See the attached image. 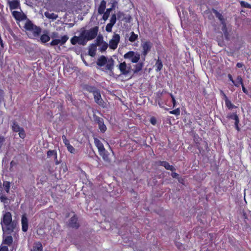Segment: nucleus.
Segmentation results:
<instances>
[{"label":"nucleus","instance_id":"f257e3e1","mask_svg":"<svg viewBox=\"0 0 251 251\" xmlns=\"http://www.w3.org/2000/svg\"><path fill=\"white\" fill-rule=\"evenodd\" d=\"M140 56L138 52H135L133 51H129L124 55L125 59H129L132 63H136L134 66V68L132 70L134 74H137L141 71L144 66V61L143 59L142 61H139Z\"/></svg>","mask_w":251,"mask_h":251},{"label":"nucleus","instance_id":"f03ea898","mask_svg":"<svg viewBox=\"0 0 251 251\" xmlns=\"http://www.w3.org/2000/svg\"><path fill=\"white\" fill-rule=\"evenodd\" d=\"M24 30L30 38L34 39L39 36L41 28L33 24L31 21L27 19L23 26Z\"/></svg>","mask_w":251,"mask_h":251},{"label":"nucleus","instance_id":"7ed1b4c3","mask_svg":"<svg viewBox=\"0 0 251 251\" xmlns=\"http://www.w3.org/2000/svg\"><path fill=\"white\" fill-rule=\"evenodd\" d=\"M98 31L99 27L98 26H94L89 30H82L80 34L82 39H84L83 41L85 43V45L86 44L88 41L95 39L98 35Z\"/></svg>","mask_w":251,"mask_h":251},{"label":"nucleus","instance_id":"20e7f679","mask_svg":"<svg viewBox=\"0 0 251 251\" xmlns=\"http://www.w3.org/2000/svg\"><path fill=\"white\" fill-rule=\"evenodd\" d=\"M167 93L168 94V93L166 91L163 90L162 92L158 91L156 94L155 101L158 102V104L161 107H163L165 105H168L167 102L169 98L165 97H163V98H161L164 94Z\"/></svg>","mask_w":251,"mask_h":251},{"label":"nucleus","instance_id":"39448f33","mask_svg":"<svg viewBox=\"0 0 251 251\" xmlns=\"http://www.w3.org/2000/svg\"><path fill=\"white\" fill-rule=\"evenodd\" d=\"M141 47L142 48L141 53L142 58L143 61H145L147 55L151 50L152 44L150 41H146L142 44Z\"/></svg>","mask_w":251,"mask_h":251},{"label":"nucleus","instance_id":"423d86ee","mask_svg":"<svg viewBox=\"0 0 251 251\" xmlns=\"http://www.w3.org/2000/svg\"><path fill=\"white\" fill-rule=\"evenodd\" d=\"M118 68L119 69L121 74L125 75H127L131 71V67L130 64H128V66H127L126 62L120 63L119 64Z\"/></svg>","mask_w":251,"mask_h":251},{"label":"nucleus","instance_id":"0eeeda50","mask_svg":"<svg viewBox=\"0 0 251 251\" xmlns=\"http://www.w3.org/2000/svg\"><path fill=\"white\" fill-rule=\"evenodd\" d=\"M212 12L215 14L216 18H217L220 21L221 24L223 25L222 30L223 31H226V19L221 13L219 12L217 10L214 8H212Z\"/></svg>","mask_w":251,"mask_h":251},{"label":"nucleus","instance_id":"6e6552de","mask_svg":"<svg viewBox=\"0 0 251 251\" xmlns=\"http://www.w3.org/2000/svg\"><path fill=\"white\" fill-rule=\"evenodd\" d=\"M120 36L118 34L115 33L112 39L109 41V45L111 49L115 50L118 47V45L120 42Z\"/></svg>","mask_w":251,"mask_h":251},{"label":"nucleus","instance_id":"1a4fd4ad","mask_svg":"<svg viewBox=\"0 0 251 251\" xmlns=\"http://www.w3.org/2000/svg\"><path fill=\"white\" fill-rule=\"evenodd\" d=\"M69 37L67 35L62 36L60 39H52V41L50 43V46H56L58 44L61 45H64L68 40Z\"/></svg>","mask_w":251,"mask_h":251},{"label":"nucleus","instance_id":"9d476101","mask_svg":"<svg viewBox=\"0 0 251 251\" xmlns=\"http://www.w3.org/2000/svg\"><path fill=\"white\" fill-rule=\"evenodd\" d=\"M227 118L228 119H231L235 120V129L238 131H240V128L239 127V124L240 123L239 117L237 113H229L227 115Z\"/></svg>","mask_w":251,"mask_h":251},{"label":"nucleus","instance_id":"9b49d317","mask_svg":"<svg viewBox=\"0 0 251 251\" xmlns=\"http://www.w3.org/2000/svg\"><path fill=\"white\" fill-rule=\"evenodd\" d=\"M84 39H82V36L80 33L79 36H74L71 39V43L72 45H75L78 43L80 45L84 46L85 43L83 41Z\"/></svg>","mask_w":251,"mask_h":251},{"label":"nucleus","instance_id":"f8f14e48","mask_svg":"<svg viewBox=\"0 0 251 251\" xmlns=\"http://www.w3.org/2000/svg\"><path fill=\"white\" fill-rule=\"evenodd\" d=\"M2 222L5 226L10 225L12 222V215L10 212H7L3 215Z\"/></svg>","mask_w":251,"mask_h":251},{"label":"nucleus","instance_id":"ddd939ff","mask_svg":"<svg viewBox=\"0 0 251 251\" xmlns=\"http://www.w3.org/2000/svg\"><path fill=\"white\" fill-rule=\"evenodd\" d=\"M69 226L76 229L79 227V225L78 223V219L75 215L72 217L69 220Z\"/></svg>","mask_w":251,"mask_h":251},{"label":"nucleus","instance_id":"4468645a","mask_svg":"<svg viewBox=\"0 0 251 251\" xmlns=\"http://www.w3.org/2000/svg\"><path fill=\"white\" fill-rule=\"evenodd\" d=\"M157 164L158 165L163 166L167 170H170L172 172L176 171L175 168L166 161H159Z\"/></svg>","mask_w":251,"mask_h":251},{"label":"nucleus","instance_id":"2eb2a0df","mask_svg":"<svg viewBox=\"0 0 251 251\" xmlns=\"http://www.w3.org/2000/svg\"><path fill=\"white\" fill-rule=\"evenodd\" d=\"M12 14L16 21H21L27 18L25 15L19 11H14L12 12Z\"/></svg>","mask_w":251,"mask_h":251},{"label":"nucleus","instance_id":"dca6fc26","mask_svg":"<svg viewBox=\"0 0 251 251\" xmlns=\"http://www.w3.org/2000/svg\"><path fill=\"white\" fill-rule=\"evenodd\" d=\"M21 222L22 230L24 232L27 231L28 227V219L25 214H24L22 215Z\"/></svg>","mask_w":251,"mask_h":251},{"label":"nucleus","instance_id":"f3484780","mask_svg":"<svg viewBox=\"0 0 251 251\" xmlns=\"http://www.w3.org/2000/svg\"><path fill=\"white\" fill-rule=\"evenodd\" d=\"M95 102L100 105H102L104 101L102 99L100 92L98 90L95 93L93 94Z\"/></svg>","mask_w":251,"mask_h":251},{"label":"nucleus","instance_id":"a211bd4d","mask_svg":"<svg viewBox=\"0 0 251 251\" xmlns=\"http://www.w3.org/2000/svg\"><path fill=\"white\" fill-rule=\"evenodd\" d=\"M10 10L18 9L20 6V3L19 0H12L8 2Z\"/></svg>","mask_w":251,"mask_h":251},{"label":"nucleus","instance_id":"6ab92c4d","mask_svg":"<svg viewBox=\"0 0 251 251\" xmlns=\"http://www.w3.org/2000/svg\"><path fill=\"white\" fill-rule=\"evenodd\" d=\"M30 251H43L42 243L39 241L35 242Z\"/></svg>","mask_w":251,"mask_h":251},{"label":"nucleus","instance_id":"aec40b11","mask_svg":"<svg viewBox=\"0 0 251 251\" xmlns=\"http://www.w3.org/2000/svg\"><path fill=\"white\" fill-rule=\"evenodd\" d=\"M100 155L102 156V159L106 162H109L110 161L109 158V153L105 150L104 149V151H100L99 152Z\"/></svg>","mask_w":251,"mask_h":251},{"label":"nucleus","instance_id":"412c9836","mask_svg":"<svg viewBox=\"0 0 251 251\" xmlns=\"http://www.w3.org/2000/svg\"><path fill=\"white\" fill-rule=\"evenodd\" d=\"M106 2L104 0L101 1L98 9V12L99 14L101 15L104 13L106 8Z\"/></svg>","mask_w":251,"mask_h":251},{"label":"nucleus","instance_id":"4be33fe9","mask_svg":"<svg viewBox=\"0 0 251 251\" xmlns=\"http://www.w3.org/2000/svg\"><path fill=\"white\" fill-rule=\"evenodd\" d=\"M107 58L105 56L102 55L97 60V64L100 67L103 66L107 63Z\"/></svg>","mask_w":251,"mask_h":251},{"label":"nucleus","instance_id":"5701e85b","mask_svg":"<svg viewBox=\"0 0 251 251\" xmlns=\"http://www.w3.org/2000/svg\"><path fill=\"white\" fill-rule=\"evenodd\" d=\"M94 143L96 146L97 147L98 149L99 152L100 151H104V149H105L103 144L100 142V140L97 138L94 139Z\"/></svg>","mask_w":251,"mask_h":251},{"label":"nucleus","instance_id":"b1692460","mask_svg":"<svg viewBox=\"0 0 251 251\" xmlns=\"http://www.w3.org/2000/svg\"><path fill=\"white\" fill-rule=\"evenodd\" d=\"M154 67H155V71L157 72L160 71L163 68V63L159 57H158V59H157Z\"/></svg>","mask_w":251,"mask_h":251},{"label":"nucleus","instance_id":"393cba45","mask_svg":"<svg viewBox=\"0 0 251 251\" xmlns=\"http://www.w3.org/2000/svg\"><path fill=\"white\" fill-rule=\"evenodd\" d=\"M84 89L93 94L95 93L98 90L96 87L87 84L84 86Z\"/></svg>","mask_w":251,"mask_h":251},{"label":"nucleus","instance_id":"a878e982","mask_svg":"<svg viewBox=\"0 0 251 251\" xmlns=\"http://www.w3.org/2000/svg\"><path fill=\"white\" fill-rule=\"evenodd\" d=\"M11 127H12V130L15 132H18L20 130V129H21L22 128L15 121H14L12 122V125L11 126Z\"/></svg>","mask_w":251,"mask_h":251},{"label":"nucleus","instance_id":"bb28decb","mask_svg":"<svg viewBox=\"0 0 251 251\" xmlns=\"http://www.w3.org/2000/svg\"><path fill=\"white\" fill-rule=\"evenodd\" d=\"M138 39V34H135L133 31L130 33V36L128 37V40L129 42L133 43L136 41Z\"/></svg>","mask_w":251,"mask_h":251},{"label":"nucleus","instance_id":"cd10ccee","mask_svg":"<svg viewBox=\"0 0 251 251\" xmlns=\"http://www.w3.org/2000/svg\"><path fill=\"white\" fill-rule=\"evenodd\" d=\"M44 15L46 17L49 19L56 20L58 17V16L56 14L53 13H50L48 11L45 12Z\"/></svg>","mask_w":251,"mask_h":251},{"label":"nucleus","instance_id":"c85d7f7f","mask_svg":"<svg viewBox=\"0 0 251 251\" xmlns=\"http://www.w3.org/2000/svg\"><path fill=\"white\" fill-rule=\"evenodd\" d=\"M50 37L47 34H43L40 37V40L42 43H46L50 40Z\"/></svg>","mask_w":251,"mask_h":251},{"label":"nucleus","instance_id":"c756f323","mask_svg":"<svg viewBox=\"0 0 251 251\" xmlns=\"http://www.w3.org/2000/svg\"><path fill=\"white\" fill-rule=\"evenodd\" d=\"M237 80H239V83L241 84V85L242 86V90H243V92L244 93H245L246 94H248V91L247 90V89L245 88V86L244 85L243 80L242 77L241 76H240V75L238 76H237Z\"/></svg>","mask_w":251,"mask_h":251},{"label":"nucleus","instance_id":"7c9ffc66","mask_svg":"<svg viewBox=\"0 0 251 251\" xmlns=\"http://www.w3.org/2000/svg\"><path fill=\"white\" fill-rule=\"evenodd\" d=\"M225 104H226V107L228 109H230V110L234 108L237 107L236 106H235L234 104H233L232 103L231 101L230 100H229V99L228 98H226V100L225 101Z\"/></svg>","mask_w":251,"mask_h":251},{"label":"nucleus","instance_id":"2f4dec72","mask_svg":"<svg viewBox=\"0 0 251 251\" xmlns=\"http://www.w3.org/2000/svg\"><path fill=\"white\" fill-rule=\"evenodd\" d=\"M51 156H53L54 159L57 160V154L55 150H49L47 152V157H50Z\"/></svg>","mask_w":251,"mask_h":251},{"label":"nucleus","instance_id":"473e14b6","mask_svg":"<svg viewBox=\"0 0 251 251\" xmlns=\"http://www.w3.org/2000/svg\"><path fill=\"white\" fill-rule=\"evenodd\" d=\"M3 187L5 191L8 193L9 192L10 188V183L8 181H4L3 182Z\"/></svg>","mask_w":251,"mask_h":251},{"label":"nucleus","instance_id":"72a5a7b5","mask_svg":"<svg viewBox=\"0 0 251 251\" xmlns=\"http://www.w3.org/2000/svg\"><path fill=\"white\" fill-rule=\"evenodd\" d=\"M111 11V8H107L106 9V11L104 12V13L102 14V19L103 20L106 21L108 19Z\"/></svg>","mask_w":251,"mask_h":251},{"label":"nucleus","instance_id":"f704fd0d","mask_svg":"<svg viewBox=\"0 0 251 251\" xmlns=\"http://www.w3.org/2000/svg\"><path fill=\"white\" fill-rule=\"evenodd\" d=\"M13 242V238L11 236H7L4 240V243L10 246Z\"/></svg>","mask_w":251,"mask_h":251},{"label":"nucleus","instance_id":"c9c22d12","mask_svg":"<svg viewBox=\"0 0 251 251\" xmlns=\"http://www.w3.org/2000/svg\"><path fill=\"white\" fill-rule=\"evenodd\" d=\"M99 128L102 133H104L106 131L107 128L104 124V121L102 122L101 124H99Z\"/></svg>","mask_w":251,"mask_h":251},{"label":"nucleus","instance_id":"e433bc0d","mask_svg":"<svg viewBox=\"0 0 251 251\" xmlns=\"http://www.w3.org/2000/svg\"><path fill=\"white\" fill-rule=\"evenodd\" d=\"M89 54L91 56H94L96 54V46H93L91 48H90L89 50Z\"/></svg>","mask_w":251,"mask_h":251},{"label":"nucleus","instance_id":"4c0bfd02","mask_svg":"<svg viewBox=\"0 0 251 251\" xmlns=\"http://www.w3.org/2000/svg\"><path fill=\"white\" fill-rule=\"evenodd\" d=\"M103 43V37L101 36H99L96 40V46H100Z\"/></svg>","mask_w":251,"mask_h":251},{"label":"nucleus","instance_id":"58836bf2","mask_svg":"<svg viewBox=\"0 0 251 251\" xmlns=\"http://www.w3.org/2000/svg\"><path fill=\"white\" fill-rule=\"evenodd\" d=\"M240 4H241V6L243 7L251 9V5L246 1H241Z\"/></svg>","mask_w":251,"mask_h":251},{"label":"nucleus","instance_id":"ea45409f","mask_svg":"<svg viewBox=\"0 0 251 251\" xmlns=\"http://www.w3.org/2000/svg\"><path fill=\"white\" fill-rule=\"evenodd\" d=\"M18 132H19V137L20 138H21L22 139H24L25 137V136H26L25 132V131L23 127L21 129H20V130Z\"/></svg>","mask_w":251,"mask_h":251},{"label":"nucleus","instance_id":"a19ab883","mask_svg":"<svg viewBox=\"0 0 251 251\" xmlns=\"http://www.w3.org/2000/svg\"><path fill=\"white\" fill-rule=\"evenodd\" d=\"M168 95L171 98L172 101V103H173V107H176V100L175 99V97L174 96V95L172 93H168Z\"/></svg>","mask_w":251,"mask_h":251},{"label":"nucleus","instance_id":"79ce46f5","mask_svg":"<svg viewBox=\"0 0 251 251\" xmlns=\"http://www.w3.org/2000/svg\"><path fill=\"white\" fill-rule=\"evenodd\" d=\"M108 46V45L107 43L104 42L102 44L100 48V50L101 51H104L106 50Z\"/></svg>","mask_w":251,"mask_h":251},{"label":"nucleus","instance_id":"37998d69","mask_svg":"<svg viewBox=\"0 0 251 251\" xmlns=\"http://www.w3.org/2000/svg\"><path fill=\"white\" fill-rule=\"evenodd\" d=\"M62 139L66 147L70 144L69 141L67 139V137L65 135H62Z\"/></svg>","mask_w":251,"mask_h":251},{"label":"nucleus","instance_id":"c03bdc74","mask_svg":"<svg viewBox=\"0 0 251 251\" xmlns=\"http://www.w3.org/2000/svg\"><path fill=\"white\" fill-rule=\"evenodd\" d=\"M116 22V16L115 14H113L112 15L110 20V23L111 24L114 25L115 24Z\"/></svg>","mask_w":251,"mask_h":251},{"label":"nucleus","instance_id":"a18cd8bd","mask_svg":"<svg viewBox=\"0 0 251 251\" xmlns=\"http://www.w3.org/2000/svg\"><path fill=\"white\" fill-rule=\"evenodd\" d=\"M113 25L111 24V23H108L105 27V30L107 32H110L112 31V28L113 26Z\"/></svg>","mask_w":251,"mask_h":251},{"label":"nucleus","instance_id":"49530a36","mask_svg":"<svg viewBox=\"0 0 251 251\" xmlns=\"http://www.w3.org/2000/svg\"><path fill=\"white\" fill-rule=\"evenodd\" d=\"M95 121L99 124H101L102 122H103V120L102 118L99 117L97 116H94Z\"/></svg>","mask_w":251,"mask_h":251},{"label":"nucleus","instance_id":"de8ad7c7","mask_svg":"<svg viewBox=\"0 0 251 251\" xmlns=\"http://www.w3.org/2000/svg\"><path fill=\"white\" fill-rule=\"evenodd\" d=\"M68 151L72 153H75V148L71 145H69V146H66Z\"/></svg>","mask_w":251,"mask_h":251},{"label":"nucleus","instance_id":"09e8293b","mask_svg":"<svg viewBox=\"0 0 251 251\" xmlns=\"http://www.w3.org/2000/svg\"><path fill=\"white\" fill-rule=\"evenodd\" d=\"M228 77L229 79V80L233 83V84L237 87H239V84L237 83H235V81L233 79L232 76L231 75L228 74Z\"/></svg>","mask_w":251,"mask_h":251},{"label":"nucleus","instance_id":"8fccbe9b","mask_svg":"<svg viewBox=\"0 0 251 251\" xmlns=\"http://www.w3.org/2000/svg\"><path fill=\"white\" fill-rule=\"evenodd\" d=\"M170 113L178 116L180 114V110L179 108H176L170 112Z\"/></svg>","mask_w":251,"mask_h":251},{"label":"nucleus","instance_id":"3c124183","mask_svg":"<svg viewBox=\"0 0 251 251\" xmlns=\"http://www.w3.org/2000/svg\"><path fill=\"white\" fill-rule=\"evenodd\" d=\"M113 68V61L111 63H108L106 65V69L109 71H111Z\"/></svg>","mask_w":251,"mask_h":251},{"label":"nucleus","instance_id":"603ef678","mask_svg":"<svg viewBox=\"0 0 251 251\" xmlns=\"http://www.w3.org/2000/svg\"><path fill=\"white\" fill-rule=\"evenodd\" d=\"M5 141V138L2 136H0V149L2 147V146Z\"/></svg>","mask_w":251,"mask_h":251},{"label":"nucleus","instance_id":"864d4df0","mask_svg":"<svg viewBox=\"0 0 251 251\" xmlns=\"http://www.w3.org/2000/svg\"><path fill=\"white\" fill-rule=\"evenodd\" d=\"M150 122L152 125H155L156 124V120L154 117H151L150 119Z\"/></svg>","mask_w":251,"mask_h":251},{"label":"nucleus","instance_id":"5fc2aeb1","mask_svg":"<svg viewBox=\"0 0 251 251\" xmlns=\"http://www.w3.org/2000/svg\"><path fill=\"white\" fill-rule=\"evenodd\" d=\"M176 245L179 250H181V249L183 248V245L181 243L176 242Z\"/></svg>","mask_w":251,"mask_h":251},{"label":"nucleus","instance_id":"6e6d98bb","mask_svg":"<svg viewBox=\"0 0 251 251\" xmlns=\"http://www.w3.org/2000/svg\"><path fill=\"white\" fill-rule=\"evenodd\" d=\"M171 176L173 177V178H178V177H179V175L176 173V172H172V174H171Z\"/></svg>","mask_w":251,"mask_h":251},{"label":"nucleus","instance_id":"4d7b16f0","mask_svg":"<svg viewBox=\"0 0 251 251\" xmlns=\"http://www.w3.org/2000/svg\"><path fill=\"white\" fill-rule=\"evenodd\" d=\"M0 251H8V248L7 246H2L0 248Z\"/></svg>","mask_w":251,"mask_h":251},{"label":"nucleus","instance_id":"13d9d810","mask_svg":"<svg viewBox=\"0 0 251 251\" xmlns=\"http://www.w3.org/2000/svg\"><path fill=\"white\" fill-rule=\"evenodd\" d=\"M46 115L48 116H50L51 118H52L53 117V113L52 112L50 111V110H49L48 111H47L46 112Z\"/></svg>","mask_w":251,"mask_h":251},{"label":"nucleus","instance_id":"bf43d9fd","mask_svg":"<svg viewBox=\"0 0 251 251\" xmlns=\"http://www.w3.org/2000/svg\"><path fill=\"white\" fill-rule=\"evenodd\" d=\"M58 37V33L57 32H54L52 33L51 37L53 38H57Z\"/></svg>","mask_w":251,"mask_h":251},{"label":"nucleus","instance_id":"052dcab7","mask_svg":"<svg viewBox=\"0 0 251 251\" xmlns=\"http://www.w3.org/2000/svg\"><path fill=\"white\" fill-rule=\"evenodd\" d=\"M243 66H244V64L243 63L238 62L236 64V67L238 68H242Z\"/></svg>","mask_w":251,"mask_h":251},{"label":"nucleus","instance_id":"680f3d73","mask_svg":"<svg viewBox=\"0 0 251 251\" xmlns=\"http://www.w3.org/2000/svg\"><path fill=\"white\" fill-rule=\"evenodd\" d=\"M177 179H178V181L179 183H180L182 184H184V179L183 178H182L181 177H178Z\"/></svg>","mask_w":251,"mask_h":251},{"label":"nucleus","instance_id":"e2e57ef3","mask_svg":"<svg viewBox=\"0 0 251 251\" xmlns=\"http://www.w3.org/2000/svg\"><path fill=\"white\" fill-rule=\"evenodd\" d=\"M0 199L2 201L4 202L5 200H7V198L5 196H2L0 197Z\"/></svg>","mask_w":251,"mask_h":251},{"label":"nucleus","instance_id":"0e129e2a","mask_svg":"<svg viewBox=\"0 0 251 251\" xmlns=\"http://www.w3.org/2000/svg\"><path fill=\"white\" fill-rule=\"evenodd\" d=\"M224 97V99L225 100V101L226 100V98H228L227 97L226 94H224V96H223Z\"/></svg>","mask_w":251,"mask_h":251},{"label":"nucleus","instance_id":"69168bd1","mask_svg":"<svg viewBox=\"0 0 251 251\" xmlns=\"http://www.w3.org/2000/svg\"><path fill=\"white\" fill-rule=\"evenodd\" d=\"M220 93L222 96H224V95L225 94V93L222 90H220Z\"/></svg>","mask_w":251,"mask_h":251},{"label":"nucleus","instance_id":"338daca9","mask_svg":"<svg viewBox=\"0 0 251 251\" xmlns=\"http://www.w3.org/2000/svg\"><path fill=\"white\" fill-rule=\"evenodd\" d=\"M220 93L222 96H224V95L225 94V93L222 90H220Z\"/></svg>","mask_w":251,"mask_h":251},{"label":"nucleus","instance_id":"774afa93","mask_svg":"<svg viewBox=\"0 0 251 251\" xmlns=\"http://www.w3.org/2000/svg\"><path fill=\"white\" fill-rule=\"evenodd\" d=\"M236 83H238L239 84V85H241V84H240L239 82V80H237V82Z\"/></svg>","mask_w":251,"mask_h":251}]
</instances>
